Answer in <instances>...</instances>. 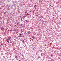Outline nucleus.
Here are the masks:
<instances>
[{
    "label": "nucleus",
    "instance_id": "7ed1b4c3",
    "mask_svg": "<svg viewBox=\"0 0 61 61\" xmlns=\"http://www.w3.org/2000/svg\"><path fill=\"white\" fill-rule=\"evenodd\" d=\"M15 58H17V56H15Z\"/></svg>",
    "mask_w": 61,
    "mask_h": 61
},
{
    "label": "nucleus",
    "instance_id": "f257e3e1",
    "mask_svg": "<svg viewBox=\"0 0 61 61\" xmlns=\"http://www.w3.org/2000/svg\"><path fill=\"white\" fill-rule=\"evenodd\" d=\"M11 41V37H9L7 39L6 41L7 42H10Z\"/></svg>",
    "mask_w": 61,
    "mask_h": 61
},
{
    "label": "nucleus",
    "instance_id": "f03ea898",
    "mask_svg": "<svg viewBox=\"0 0 61 61\" xmlns=\"http://www.w3.org/2000/svg\"><path fill=\"white\" fill-rule=\"evenodd\" d=\"M33 29V27H30L31 29Z\"/></svg>",
    "mask_w": 61,
    "mask_h": 61
},
{
    "label": "nucleus",
    "instance_id": "20e7f679",
    "mask_svg": "<svg viewBox=\"0 0 61 61\" xmlns=\"http://www.w3.org/2000/svg\"><path fill=\"white\" fill-rule=\"evenodd\" d=\"M28 34H30V32L29 31H28Z\"/></svg>",
    "mask_w": 61,
    "mask_h": 61
},
{
    "label": "nucleus",
    "instance_id": "39448f33",
    "mask_svg": "<svg viewBox=\"0 0 61 61\" xmlns=\"http://www.w3.org/2000/svg\"><path fill=\"white\" fill-rule=\"evenodd\" d=\"M22 37V36H20V37Z\"/></svg>",
    "mask_w": 61,
    "mask_h": 61
}]
</instances>
